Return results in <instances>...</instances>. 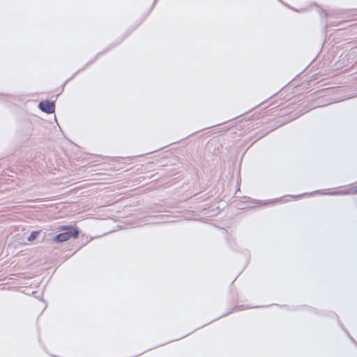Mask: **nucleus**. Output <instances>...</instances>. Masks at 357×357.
<instances>
[{"instance_id":"nucleus-1","label":"nucleus","mask_w":357,"mask_h":357,"mask_svg":"<svg viewBox=\"0 0 357 357\" xmlns=\"http://www.w3.org/2000/svg\"><path fill=\"white\" fill-rule=\"evenodd\" d=\"M58 229L61 232L54 237V243H63L70 238H77L79 235L78 229L73 226H61Z\"/></svg>"},{"instance_id":"nucleus-2","label":"nucleus","mask_w":357,"mask_h":357,"mask_svg":"<svg viewBox=\"0 0 357 357\" xmlns=\"http://www.w3.org/2000/svg\"><path fill=\"white\" fill-rule=\"evenodd\" d=\"M38 107L47 114H52L54 112L55 105L54 102L45 100L41 101L38 105Z\"/></svg>"},{"instance_id":"nucleus-3","label":"nucleus","mask_w":357,"mask_h":357,"mask_svg":"<svg viewBox=\"0 0 357 357\" xmlns=\"http://www.w3.org/2000/svg\"><path fill=\"white\" fill-rule=\"evenodd\" d=\"M45 233L42 234V231H33L31 233L30 236L28 237V241L31 242L36 239H38V242H43L45 239Z\"/></svg>"}]
</instances>
